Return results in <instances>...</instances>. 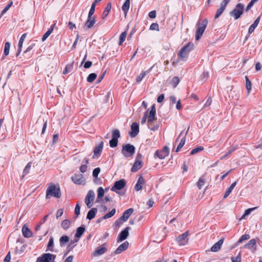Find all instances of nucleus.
Wrapping results in <instances>:
<instances>
[{
  "instance_id": "33",
  "label": "nucleus",
  "mask_w": 262,
  "mask_h": 262,
  "mask_svg": "<svg viewBox=\"0 0 262 262\" xmlns=\"http://www.w3.org/2000/svg\"><path fill=\"white\" fill-rule=\"evenodd\" d=\"M69 242V237L67 235H63L60 237L59 239L60 246L63 247L66 244Z\"/></svg>"
},
{
  "instance_id": "40",
  "label": "nucleus",
  "mask_w": 262,
  "mask_h": 262,
  "mask_svg": "<svg viewBox=\"0 0 262 262\" xmlns=\"http://www.w3.org/2000/svg\"><path fill=\"white\" fill-rule=\"evenodd\" d=\"M115 212H116V209H113L110 212H109L108 213L105 214L102 217V219H107L110 218V217H112L115 214Z\"/></svg>"
},
{
  "instance_id": "45",
  "label": "nucleus",
  "mask_w": 262,
  "mask_h": 262,
  "mask_svg": "<svg viewBox=\"0 0 262 262\" xmlns=\"http://www.w3.org/2000/svg\"><path fill=\"white\" fill-rule=\"evenodd\" d=\"M205 184V181L203 179V177L200 178L198 182L196 183V185L200 189L202 188V186H204Z\"/></svg>"
},
{
  "instance_id": "47",
  "label": "nucleus",
  "mask_w": 262,
  "mask_h": 262,
  "mask_svg": "<svg viewBox=\"0 0 262 262\" xmlns=\"http://www.w3.org/2000/svg\"><path fill=\"white\" fill-rule=\"evenodd\" d=\"M146 71L142 72L140 73L139 75H138L136 77V81L138 82H140L141 81V80L143 79V78L144 77V76L146 75Z\"/></svg>"
},
{
  "instance_id": "16",
  "label": "nucleus",
  "mask_w": 262,
  "mask_h": 262,
  "mask_svg": "<svg viewBox=\"0 0 262 262\" xmlns=\"http://www.w3.org/2000/svg\"><path fill=\"white\" fill-rule=\"evenodd\" d=\"M131 132L129 133V135L131 137H135L139 132V124L136 122H133L131 126Z\"/></svg>"
},
{
  "instance_id": "54",
  "label": "nucleus",
  "mask_w": 262,
  "mask_h": 262,
  "mask_svg": "<svg viewBox=\"0 0 262 262\" xmlns=\"http://www.w3.org/2000/svg\"><path fill=\"white\" fill-rule=\"evenodd\" d=\"M80 210V207L79 205V202H77V204L75 206V214L76 217H77L79 215Z\"/></svg>"
},
{
  "instance_id": "62",
  "label": "nucleus",
  "mask_w": 262,
  "mask_h": 262,
  "mask_svg": "<svg viewBox=\"0 0 262 262\" xmlns=\"http://www.w3.org/2000/svg\"><path fill=\"white\" fill-rule=\"evenodd\" d=\"M148 16L151 18H155L156 17V11L155 10H153L150 11L148 13Z\"/></svg>"
},
{
  "instance_id": "26",
  "label": "nucleus",
  "mask_w": 262,
  "mask_h": 262,
  "mask_svg": "<svg viewBox=\"0 0 262 262\" xmlns=\"http://www.w3.org/2000/svg\"><path fill=\"white\" fill-rule=\"evenodd\" d=\"M224 238H222L216 243L211 248V251L212 252H217L221 248L222 245L223 244Z\"/></svg>"
},
{
  "instance_id": "5",
  "label": "nucleus",
  "mask_w": 262,
  "mask_h": 262,
  "mask_svg": "<svg viewBox=\"0 0 262 262\" xmlns=\"http://www.w3.org/2000/svg\"><path fill=\"white\" fill-rule=\"evenodd\" d=\"M56 255L51 253H44L37 257L36 262H55Z\"/></svg>"
},
{
  "instance_id": "21",
  "label": "nucleus",
  "mask_w": 262,
  "mask_h": 262,
  "mask_svg": "<svg viewBox=\"0 0 262 262\" xmlns=\"http://www.w3.org/2000/svg\"><path fill=\"white\" fill-rule=\"evenodd\" d=\"M95 22H96V20H95V18L94 17H93L91 16V17H90L88 15V20L84 24V29H89L91 28L93 26V25H94Z\"/></svg>"
},
{
  "instance_id": "30",
  "label": "nucleus",
  "mask_w": 262,
  "mask_h": 262,
  "mask_svg": "<svg viewBox=\"0 0 262 262\" xmlns=\"http://www.w3.org/2000/svg\"><path fill=\"white\" fill-rule=\"evenodd\" d=\"M130 7V0H126L122 7V10L125 14V16L127 15Z\"/></svg>"
},
{
  "instance_id": "4",
  "label": "nucleus",
  "mask_w": 262,
  "mask_h": 262,
  "mask_svg": "<svg viewBox=\"0 0 262 262\" xmlns=\"http://www.w3.org/2000/svg\"><path fill=\"white\" fill-rule=\"evenodd\" d=\"M244 6L241 4H238L235 8L230 12V15L234 17L235 19L239 18L243 13Z\"/></svg>"
},
{
  "instance_id": "61",
  "label": "nucleus",
  "mask_w": 262,
  "mask_h": 262,
  "mask_svg": "<svg viewBox=\"0 0 262 262\" xmlns=\"http://www.w3.org/2000/svg\"><path fill=\"white\" fill-rule=\"evenodd\" d=\"M79 37V34L78 33L77 34V35H76V39L74 41V43H73V44L72 45V49H74L76 48L77 44L78 41Z\"/></svg>"
},
{
  "instance_id": "43",
  "label": "nucleus",
  "mask_w": 262,
  "mask_h": 262,
  "mask_svg": "<svg viewBox=\"0 0 262 262\" xmlns=\"http://www.w3.org/2000/svg\"><path fill=\"white\" fill-rule=\"evenodd\" d=\"M126 37V33L125 32H122L119 37V45L121 46L122 43L125 40V38Z\"/></svg>"
},
{
  "instance_id": "31",
  "label": "nucleus",
  "mask_w": 262,
  "mask_h": 262,
  "mask_svg": "<svg viewBox=\"0 0 262 262\" xmlns=\"http://www.w3.org/2000/svg\"><path fill=\"white\" fill-rule=\"evenodd\" d=\"M55 24H54L51 26V27L48 29V30L44 34L42 37V41H45L46 39L49 37V36L52 33L54 30V28Z\"/></svg>"
},
{
  "instance_id": "13",
  "label": "nucleus",
  "mask_w": 262,
  "mask_h": 262,
  "mask_svg": "<svg viewBox=\"0 0 262 262\" xmlns=\"http://www.w3.org/2000/svg\"><path fill=\"white\" fill-rule=\"evenodd\" d=\"M105 245L106 244H103L100 247L97 248L95 251L92 253V256L96 257L104 254L107 251V248H106Z\"/></svg>"
},
{
  "instance_id": "35",
  "label": "nucleus",
  "mask_w": 262,
  "mask_h": 262,
  "mask_svg": "<svg viewBox=\"0 0 262 262\" xmlns=\"http://www.w3.org/2000/svg\"><path fill=\"white\" fill-rule=\"evenodd\" d=\"M250 238V236L249 234H244L240 238L238 239V241L236 243V246H238L239 244L243 242L244 241L248 240Z\"/></svg>"
},
{
  "instance_id": "10",
  "label": "nucleus",
  "mask_w": 262,
  "mask_h": 262,
  "mask_svg": "<svg viewBox=\"0 0 262 262\" xmlns=\"http://www.w3.org/2000/svg\"><path fill=\"white\" fill-rule=\"evenodd\" d=\"M95 198V193L93 190H89L85 198V203L87 207L90 208L93 206V202Z\"/></svg>"
},
{
  "instance_id": "52",
  "label": "nucleus",
  "mask_w": 262,
  "mask_h": 262,
  "mask_svg": "<svg viewBox=\"0 0 262 262\" xmlns=\"http://www.w3.org/2000/svg\"><path fill=\"white\" fill-rule=\"evenodd\" d=\"M246 88H247L248 92H249V91L251 89V82L249 80L247 76H246Z\"/></svg>"
},
{
  "instance_id": "36",
  "label": "nucleus",
  "mask_w": 262,
  "mask_h": 262,
  "mask_svg": "<svg viewBox=\"0 0 262 262\" xmlns=\"http://www.w3.org/2000/svg\"><path fill=\"white\" fill-rule=\"evenodd\" d=\"M31 165H32L31 162H29L27 164V165L26 166V167H25V168L23 170L22 177H24L26 174H27L29 172V171L31 167Z\"/></svg>"
},
{
  "instance_id": "39",
  "label": "nucleus",
  "mask_w": 262,
  "mask_h": 262,
  "mask_svg": "<svg viewBox=\"0 0 262 262\" xmlns=\"http://www.w3.org/2000/svg\"><path fill=\"white\" fill-rule=\"evenodd\" d=\"M97 77V74L95 73H91L86 78V80L89 82H93Z\"/></svg>"
},
{
  "instance_id": "41",
  "label": "nucleus",
  "mask_w": 262,
  "mask_h": 262,
  "mask_svg": "<svg viewBox=\"0 0 262 262\" xmlns=\"http://www.w3.org/2000/svg\"><path fill=\"white\" fill-rule=\"evenodd\" d=\"M185 143V137H183L181 139L179 145L177 146V148L176 150V152H178L184 145Z\"/></svg>"
},
{
  "instance_id": "7",
  "label": "nucleus",
  "mask_w": 262,
  "mask_h": 262,
  "mask_svg": "<svg viewBox=\"0 0 262 262\" xmlns=\"http://www.w3.org/2000/svg\"><path fill=\"white\" fill-rule=\"evenodd\" d=\"M120 137V131L118 129L114 130L112 132V139L110 141V146L112 148L116 147L118 145V139Z\"/></svg>"
},
{
  "instance_id": "22",
  "label": "nucleus",
  "mask_w": 262,
  "mask_h": 262,
  "mask_svg": "<svg viewBox=\"0 0 262 262\" xmlns=\"http://www.w3.org/2000/svg\"><path fill=\"white\" fill-rule=\"evenodd\" d=\"M128 245L129 244L128 242L126 241L124 242L123 243L121 244L115 251V254H118L121 253L122 252L124 251V250L127 249Z\"/></svg>"
},
{
  "instance_id": "23",
  "label": "nucleus",
  "mask_w": 262,
  "mask_h": 262,
  "mask_svg": "<svg viewBox=\"0 0 262 262\" xmlns=\"http://www.w3.org/2000/svg\"><path fill=\"white\" fill-rule=\"evenodd\" d=\"M22 233L23 236L26 238H29L33 236L32 231L26 225H24L22 227Z\"/></svg>"
},
{
  "instance_id": "19",
  "label": "nucleus",
  "mask_w": 262,
  "mask_h": 262,
  "mask_svg": "<svg viewBox=\"0 0 262 262\" xmlns=\"http://www.w3.org/2000/svg\"><path fill=\"white\" fill-rule=\"evenodd\" d=\"M72 181L76 184L84 185V181L82 174H75L72 177Z\"/></svg>"
},
{
  "instance_id": "57",
  "label": "nucleus",
  "mask_w": 262,
  "mask_h": 262,
  "mask_svg": "<svg viewBox=\"0 0 262 262\" xmlns=\"http://www.w3.org/2000/svg\"><path fill=\"white\" fill-rule=\"evenodd\" d=\"M100 171V169L99 167L95 168L93 171V176L94 177L97 178L98 177V175L99 174Z\"/></svg>"
},
{
  "instance_id": "59",
  "label": "nucleus",
  "mask_w": 262,
  "mask_h": 262,
  "mask_svg": "<svg viewBox=\"0 0 262 262\" xmlns=\"http://www.w3.org/2000/svg\"><path fill=\"white\" fill-rule=\"evenodd\" d=\"M88 167L86 164H83L80 167V171L82 173H84L87 170Z\"/></svg>"
},
{
  "instance_id": "51",
  "label": "nucleus",
  "mask_w": 262,
  "mask_h": 262,
  "mask_svg": "<svg viewBox=\"0 0 262 262\" xmlns=\"http://www.w3.org/2000/svg\"><path fill=\"white\" fill-rule=\"evenodd\" d=\"M96 4L94 3V2L92 3L90 10L89 12L88 15L91 17L92 16L93 14H94L95 12V7H96Z\"/></svg>"
},
{
  "instance_id": "37",
  "label": "nucleus",
  "mask_w": 262,
  "mask_h": 262,
  "mask_svg": "<svg viewBox=\"0 0 262 262\" xmlns=\"http://www.w3.org/2000/svg\"><path fill=\"white\" fill-rule=\"evenodd\" d=\"M104 190L102 187H100L98 188L97 190V200L102 199V198L104 196Z\"/></svg>"
},
{
  "instance_id": "53",
  "label": "nucleus",
  "mask_w": 262,
  "mask_h": 262,
  "mask_svg": "<svg viewBox=\"0 0 262 262\" xmlns=\"http://www.w3.org/2000/svg\"><path fill=\"white\" fill-rule=\"evenodd\" d=\"M12 5V2H11L9 4H8L2 11L1 15H0V18L2 17V16L10 9L11 5Z\"/></svg>"
},
{
  "instance_id": "28",
  "label": "nucleus",
  "mask_w": 262,
  "mask_h": 262,
  "mask_svg": "<svg viewBox=\"0 0 262 262\" xmlns=\"http://www.w3.org/2000/svg\"><path fill=\"white\" fill-rule=\"evenodd\" d=\"M97 212V209L96 208H92L88 213L86 219L91 220L95 217L96 214Z\"/></svg>"
},
{
  "instance_id": "48",
  "label": "nucleus",
  "mask_w": 262,
  "mask_h": 262,
  "mask_svg": "<svg viewBox=\"0 0 262 262\" xmlns=\"http://www.w3.org/2000/svg\"><path fill=\"white\" fill-rule=\"evenodd\" d=\"M203 149H204V148H203V146H199V147H196V148H195L193 149L191 151V152H190V154H191V155H194V154H196V153H197V152H200V151H201L203 150Z\"/></svg>"
},
{
  "instance_id": "24",
  "label": "nucleus",
  "mask_w": 262,
  "mask_h": 262,
  "mask_svg": "<svg viewBox=\"0 0 262 262\" xmlns=\"http://www.w3.org/2000/svg\"><path fill=\"white\" fill-rule=\"evenodd\" d=\"M134 210L133 208H129L124 212L122 215L120 217V219L124 222L126 221L132 213L133 212Z\"/></svg>"
},
{
  "instance_id": "42",
  "label": "nucleus",
  "mask_w": 262,
  "mask_h": 262,
  "mask_svg": "<svg viewBox=\"0 0 262 262\" xmlns=\"http://www.w3.org/2000/svg\"><path fill=\"white\" fill-rule=\"evenodd\" d=\"M70 225V222L68 220H64L62 221L61 223V227L64 229H68Z\"/></svg>"
},
{
  "instance_id": "11",
  "label": "nucleus",
  "mask_w": 262,
  "mask_h": 262,
  "mask_svg": "<svg viewBox=\"0 0 262 262\" xmlns=\"http://www.w3.org/2000/svg\"><path fill=\"white\" fill-rule=\"evenodd\" d=\"M188 231H187L177 238V241L179 245L183 246L187 243L188 241Z\"/></svg>"
},
{
  "instance_id": "25",
  "label": "nucleus",
  "mask_w": 262,
  "mask_h": 262,
  "mask_svg": "<svg viewBox=\"0 0 262 262\" xmlns=\"http://www.w3.org/2000/svg\"><path fill=\"white\" fill-rule=\"evenodd\" d=\"M144 184V179L142 176H140L135 186V189L136 191H139L142 189L143 184Z\"/></svg>"
},
{
  "instance_id": "63",
  "label": "nucleus",
  "mask_w": 262,
  "mask_h": 262,
  "mask_svg": "<svg viewBox=\"0 0 262 262\" xmlns=\"http://www.w3.org/2000/svg\"><path fill=\"white\" fill-rule=\"evenodd\" d=\"M92 61H87L85 62L83 67L85 69H88L92 66Z\"/></svg>"
},
{
  "instance_id": "8",
  "label": "nucleus",
  "mask_w": 262,
  "mask_h": 262,
  "mask_svg": "<svg viewBox=\"0 0 262 262\" xmlns=\"http://www.w3.org/2000/svg\"><path fill=\"white\" fill-rule=\"evenodd\" d=\"M126 185V182L125 180L121 179L119 181H116L114 183L113 186L111 188V190L112 191H114L119 194L120 193L118 191L120 190L123 189Z\"/></svg>"
},
{
  "instance_id": "3",
  "label": "nucleus",
  "mask_w": 262,
  "mask_h": 262,
  "mask_svg": "<svg viewBox=\"0 0 262 262\" xmlns=\"http://www.w3.org/2000/svg\"><path fill=\"white\" fill-rule=\"evenodd\" d=\"M208 24L207 19H204L202 23H198V29L196 32L195 39L198 40L202 36Z\"/></svg>"
},
{
  "instance_id": "46",
  "label": "nucleus",
  "mask_w": 262,
  "mask_h": 262,
  "mask_svg": "<svg viewBox=\"0 0 262 262\" xmlns=\"http://www.w3.org/2000/svg\"><path fill=\"white\" fill-rule=\"evenodd\" d=\"M10 47V44L9 42H7L5 44L4 47V54L6 56L8 55L9 53V49Z\"/></svg>"
},
{
  "instance_id": "12",
  "label": "nucleus",
  "mask_w": 262,
  "mask_h": 262,
  "mask_svg": "<svg viewBox=\"0 0 262 262\" xmlns=\"http://www.w3.org/2000/svg\"><path fill=\"white\" fill-rule=\"evenodd\" d=\"M169 148L167 146H164L162 150H157L155 154V156H157L160 159H164L169 155Z\"/></svg>"
},
{
  "instance_id": "2",
  "label": "nucleus",
  "mask_w": 262,
  "mask_h": 262,
  "mask_svg": "<svg viewBox=\"0 0 262 262\" xmlns=\"http://www.w3.org/2000/svg\"><path fill=\"white\" fill-rule=\"evenodd\" d=\"M135 152V147L134 145L127 144L122 146L121 153L123 156L128 158L131 157Z\"/></svg>"
},
{
  "instance_id": "29",
  "label": "nucleus",
  "mask_w": 262,
  "mask_h": 262,
  "mask_svg": "<svg viewBox=\"0 0 262 262\" xmlns=\"http://www.w3.org/2000/svg\"><path fill=\"white\" fill-rule=\"evenodd\" d=\"M26 35H27V34L26 33L23 34L22 35V36H21L19 40L18 49L17 53L16 54V56H18V55L20 54V53L21 52V48H22L23 45V42H24V41L26 37Z\"/></svg>"
},
{
  "instance_id": "56",
  "label": "nucleus",
  "mask_w": 262,
  "mask_h": 262,
  "mask_svg": "<svg viewBox=\"0 0 262 262\" xmlns=\"http://www.w3.org/2000/svg\"><path fill=\"white\" fill-rule=\"evenodd\" d=\"M179 83V79L178 77H174L172 79V84L176 88Z\"/></svg>"
},
{
  "instance_id": "27",
  "label": "nucleus",
  "mask_w": 262,
  "mask_h": 262,
  "mask_svg": "<svg viewBox=\"0 0 262 262\" xmlns=\"http://www.w3.org/2000/svg\"><path fill=\"white\" fill-rule=\"evenodd\" d=\"M260 20V16H258L254 21V23L250 26L248 30V33L251 34L253 33L255 30V29L258 26L259 22Z\"/></svg>"
},
{
  "instance_id": "34",
  "label": "nucleus",
  "mask_w": 262,
  "mask_h": 262,
  "mask_svg": "<svg viewBox=\"0 0 262 262\" xmlns=\"http://www.w3.org/2000/svg\"><path fill=\"white\" fill-rule=\"evenodd\" d=\"M111 8H112L111 4L110 3H108L105 9L104 10V11H103V12L102 13V19H104L107 16L108 14L109 13V12L111 11Z\"/></svg>"
},
{
  "instance_id": "1",
  "label": "nucleus",
  "mask_w": 262,
  "mask_h": 262,
  "mask_svg": "<svg viewBox=\"0 0 262 262\" xmlns=\"http://www.w3.org/2000/svg\"><path fill=\"white\" fill-rule=\"evenodd\" d=\"M60 195V190L59 187H56L55 185L51 184L47 188L46 192L47 199H50L51 196L59 198Z\"/></svg>"
},
{
  "instance_id": "14",
  "label": "nucleus",
  "mask_w": 262,
  "mask_h": 262,
  "mask_svg": "<svg viewBox=\"0 0 262 262\" xmlns=\"http://www.w3.org/2000/svg\"><path fill=\"white\" fill-rule=\"evenodd\" d=\"M229 1L230 0H223L222 2L220 5V7L216 11V13L215 15V18H219L222 15Z\"/></svg>"
},
{
  "instance_id": "44",
  "label": "nucleus",
  "mask_w": 262,
  "mask_h": 262,
  "mask_svg": "<svg viewBox=\"0 0 262 262\" xmlns=\"http://www.w3.org/2000/svg\"><path fill=\"white\" fill-rule=\"evenodd\" d=\"M147 124H148V128L151 130L156 131L159 128V125L158 124L154 125L153 124V122H151L150 123H147Z\"/></svg>"
},
{
  "instance_id": "64",
  "label": "nucleus",
  "mask_w": 262,
  "mask_h": 262,
  "mask_svg": "<svg viewBox=\"0 0 262 262\" xmlns=\"http://www.w3.org/2000/svg\"><path fill=\"white\" fill-rule=\"evenodd\" d=\"M73 256H69L65 259L64 262H73Z\"/></svg>"
},
{
  "instance_id": "6",
  "label": "nucleus",
  "mask_w": 262,
  "mask_h": 262,
  "mask_svg": "<svg viewBox=\"0 0 262 262\" xmlns=\"http://www.w3.org/2000/svg\"><path fill=\"white\" fill-rule=\"evenodd\" d=\"M193 43H188L186 46H184L180 50L178 54L179 57L181 59H184L187 57L188 53L193 49Z\"/></svg>"
},
{
  "instance_id": "38",
  "label": "nucleus",
  "mask_w": 262,
  "mask_h": 262,
  "mask_svg": "<svg viewBox=\"0 0 262 262\" xmlns=\"http://www.w3.org/2000/svg\"><path fill=\"white\" fill-rule=\"evenodd\" d=\"M53 247H54V239L52 237H51L49 239V241L48 244L47 245V250L50 251H53Z\"/></svg>"
},
{
  "instance_id": "60",
  "label": "nucleus",
  "mask_w": 262,
  "mask_h": 262,
  "mask_svg": "<svg viewBox=\"0 0 262 262\" xmlns=\"http://www.w3.org/2000/svg\"><path fill=\"white\" fill-rule=\"evenodd\" d=\"M232 190H233V189L229 187L228 188V189L225 192V193L224 196V198L225 199V198H227L230 195V194L231 193V192H232Z\"/></svg>"
},
{
  "instance_id": "50",
  "label": "nucleus",
  "mask_w": 262,
  "mask_h": 262,
  "mask_svg": "<svg viewBox=\"0 0 262 262\" xmlns=\"http://www.w3.org/2000/svg\"><path fill=\"white\" fill-rule=\"evenodd\" d=\"M73 65H67L63 71V74L66 75L72 71Z\"/></svg>"
},
{
  "instance_id": "49",
  "label": "nucleus",
  "mask_w": 262,
  "mask_h": 262,
  "mask_svg": "<svg viewBox=\"0 0 262 262\" xmlns=\"http://www.w3.org/2000/svg\"><path fill=\"white\" fill-rule=\"evenodd\" d=\"M231 259L232 262H241L242 258L241 253H239L238 255L235 257H232Z\"/></svg>"
},
{
  "instance_id": "55",
  "label": "nucleus",
  "mask_w": 262,
  "mask_h": 262,
  "mask_svg": "<svg viewBox=\"0 0 262 262\" xmlns=\"http://www.w3.org/2000/svg\"><path fill=\"white\" fill-rule=\"evenodd\" d=\"M150 30H159V25L157 23H152L149 28Z\"/></svg>"
},
{
  "instance_id": "32",
  "label": "nucleus",
  "mask_w": 262,
  "mask_h": 262,
  "mask_svg": "<svg viewBox=\"0 0 262 262\" xmlns=\"http://www.w3.org/2000/svg\"><path fill=\"white\" fill-rule=\"evenodd\" d=\"M85 231V228L83 226L78 227L77 229L75 237L79 238Z\"/></svg>"
},
{
  "instance_id": "9",
  "label": "nucleus",
  "mask_w": 262,
  "mask_h": 262,
  "mask_svg": "<svg viewBox=\"0 0 262 262\" xmlns=\"http://www.w3.org/2000/svg\"><path fill=\"white\" fill-rule=\"evenodd\" d=\"M142 156L141 154L138 153L137 155L136 161L132 167L131 171L132 172H136L139 170L142 166Z\"/></svg>"
},
{
  "instance_id": "58",
  "label": "nucleus",
  "mask_w": 262,
  "mask_h": 262,
  "mask_svg": "<svg viewBox=\"0 0 262 262\" xmlns=\"http://www.w3.org/2000/svg\"><path fill=\"white\" fill-rule=\"evenodd\" d=\"M147 116H148V111H146L145 113V114L141 120V123L142 124H143L146 122V119L147 118Z\"/></svg>"
},
{
  "instance_id": "17",
  "label": "nucleus",
  "mask_w": 262,
  "mask_h": 262,
  "mask_svg": "<svg viewBox=\"0 0 262 262\" xmlns=\"http://www.w3.org/2000/svg\"><path fill=\"white\" fill-rule=\"evenodd\" d=\"M129 230V227H126L123 231H122L118 237L117 242H120L124 240H125L127 236H128V231Z\"/></svg>"
},
{
  "instance_id": "15",
  "label": "nucleus",
  "mask_w": 262,
  "mask_h": 262,
  "mask_svg": "<svg viewBox=\"0 0 262 262\" xmlns=\"http://www.w3.org/2000/svg\"><path fill=\"white\" fill-rule=\"evenodd\" d=\"M256 241L255 239H252L248 243L244 246V248L248 249L252 252H254L256 250Z\"/></svg>"
},
{
  "instance_id": "20",
  "label": "nucleus",
  "mask_w": 262,
  "mask_h": 262,
  "mask_svg": "<svg viewBox=\"0 0 262 262\" xmlns=\"http://www.w3.org/2000/svg\"><path fill=\"white\" fill-rule=\"evenodd\" d=\"M103 147V142H101L94 150V155L93 156V158H95V157L97 158L99 157Z\"/></svg>"
},
{
  "instance_id": "18",
  "label": "nucleus",
  "mask_w": 262,
  "mask_h": 262,
  "mask_svg": "<svg viewBox=\"0 0 262 262\" xmlns=\"http://www.w3.org/2000/svg\"><path fill=\"white\" fill-rule=\"evenodd\" d=\"M156 106L155 104H153L151 107L149 115L147 116V123H150L151 122H154V121L156 119Z\"/></svg>"
}]
</instances>
